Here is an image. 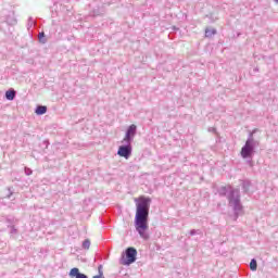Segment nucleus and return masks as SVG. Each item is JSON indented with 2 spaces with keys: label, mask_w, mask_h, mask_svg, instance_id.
Wrapping results in <instances>:
<instances>
[{
  "label": "nucleus",
  "mask_w": 278,
  "mask_h": 278,
  "mask_svg": "<svg viewBox=\"0 0 278 278\" xmlns=\"http://www.w3.org/2000/svg\"><path fill=\"white\" fill-rule=\"evenodd\" d=\"M136 125H130L122 142H131V138L136 136Z\"/></svg>",
  "instance_id": "obj_5"
},
{
  "label": "nucleus",
  "mask_w": 278,
  "mask_h": 278,
  "mask_svg": "<svg viewBox=\"0 0 278 278\" xmlns=\"http://www.w3.org/2000/svg\"><path fill=\"white\" fill-rule=\"evenodd\" d=\"M215 34H216V29H214V28H206L205 29L206 38H212V36H215Z\"/></svg>",
  "instance_id": "obj_10"
},
{
  "label": "nucleus",
  "mask_w": 278,
  "mask_h": 278,
  "mask_svg": "<svg viewBox=\"0 0 278 278\" xmlns=\"http://www.w3.org/2000/svg\"><path fill=\"white\" fill-rule=\"evenodd\" d=\"M228 199L230 205H238V203H240V193L238 191H232Z\"/></svg>",
  "instance_id": "obj_6"
},
{
  "label": "nucleus",
  "mask_w": 278,
  "mask_h": 278,
  "mask_svg": "<svg viewBox=\"0 0 278 278\" xmlns=\"http://www.w3.org/2000/svg\"><path fill=\"white\" fill-rule=\"evenodd\" d=\"M42 38H45V33L39 34V40H42Z\"/></svg>",
  "instance_id": "obj_13"
},
{
  "label": "nucleus",
  "mask_w": 278,
  "mask_h": 278,
  "mask_svg": "<svg viewBox=\"0 0 278 278\" xmlns=\"http://www.w3.org/2000/svg\"><path fill=\"white\" fill-rule=\"evenodd\" d=\"M250 269H251V270H257V261H255V258H253V260L250 262Z\"/></svg>",
  "instance_id": "obj_11"
},
{
  "label": "nucleus",
  "mask_w": 278,
  "mask_h": 278,
  "mask_svg": "<svg viewBox=\"0 0 278 278\" xmlns=\"http://www.w3.org/2000/svg\"><path fill=\"white\" fill-rule=\"evenodd\" d=\"M83 248L84 249H90V240H85L84 242H83Z\"/></svg>",
  "instance_id": "obj_12"
},
{
  "label": "nucleus",
  "mask_w": 278,
  "mask_h": 278,
  "mask_svg": "<svg viewBox=\"0 0 278 278\" xmlns=\"http://www.w3.org/2000/svg\"><path fill=\"white\" fill-rule=\"evenodd\" d=\"M35 113L38 115V116H42V114H47V106H37Z\"/></svg>",
  "instance_id": "obj_9"
},
{
  "label": "nucleus",
  "mask_w": 278,
  "mask_h": 278,
  "mask_svg": "<svg viewBox=\"0 0 278 278\" xmlns=\"http://www.w3.org/2000/svg\"><path fill=\"white\" fill-rule=\"evenodd\" d=\"M135 203L137 206L135 216L136 230L141 238L148 240L149 235H147V229H149V207L151 206V199L140 195L139 198H135Z\"/></svg>",
  "instance_id": "obj_1"
},
{
  "label": "nucleus",
  "mask_w": 278,
  "mask_h": 278,
  "mask_svg": "<svg viewBox=\"0 0 278 278\" xmlns=\"http://www.w3.org/2000/svg\"><path fill=\"white\" fill-rule=\"evenodd\" d=\"M276 3H278V0H276Z\"/></svg>",
  "instance_id": "obj_14"
},
{
  "label": "nucleus",
  "mask_w": 278,
  "mask_h": 278,
  "mask_svg": "<svg viewBox=\"0 0 278 278\" xmlns=\"http://www.w3.org/2000/svg\"><path fill=\"white\" fill-rule=\"evenodd\" d=\"M138 255V251L135 248H128L126 250V257L121 260V264L123 266H129L136 262V256Z\"/></svg>",
  "instance_id": "obj_2"
},
{
  "label": "nucleus",
  "mask_w": 278,
  "mask_h": 278,
  "mask_svg": "<svg viewBox=\"0 0 278 278\" xmlns=\"http://www.w3.org/2000/svg\"><path fill=\"white\" fill-rule=\"evenodd\" d=\"M126 146H121L117 151V155L119 157H125V160H129L131 157V142H126Z\"/></svg>",
  "instance_id": "obj_3"
},
{
  "label": "nucleus",
  "mask_w": 278,
  "mask_h": 278,
  "mask_svg": "<svg viewBox=\"0 0 278 278\" xmlns=\"http://www.w3.org/2000/svg\"><path fill=\"white\" fill-rule=\"evenodd\" d=\"M241 155L244 159L251 157V155H253V144L251 141L248 140L245 142V146L241 149Z\"/></svg>",
  "instance_id": "obj_4"
},
{
  "label": "nucleus",
  "mask_w": 278,
  "mask_h": 278,
  "mask_svg": "<svg viewBox=\"0 0 278 278\" xmlns=\"http://www.w3.org/2000/svg\"><path fill=\"white\" fill-rule=\"evenodd\" d=\"M70 277L72 278H88V276H86V274H81L79 273V268L74 267L70 270Z\"/></svg>",
  "instance_id": "obj_7"
},
{
  "label": "nucleus",
  "mask_w": 278,
  "mask_h": 278,
  "mask_svg": "<svg viewBox=\"0 0 278 278\" xmlns=\"http://www.w3.org/2000/svg\"><path fill=\"white\" fill-rule=\"evenodd\" d=\"M15 97H16V91L14 89L8 90L5 92V98L8 99V101H14Z\"/></svg>",
  "instance_id": "obj_8"
}]
</instances>
